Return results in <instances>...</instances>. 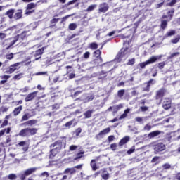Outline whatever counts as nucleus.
<instances>
[{"label":"nucleus","mask_w":180,"mask_h":180,"mask_svg":"<svg viewBox=\"0 0 180 180\" xmlns=\"http://www.w3.org/2000/svg\"><path fill=\"white\" fill-rule=\"evenodd\" d=\"M16 178H18V176H16V174H10L8 176V179L10 180H15V179H16Z\"/></svg>","instance_id":"3c124183"},{"label":"nucleus","mask_w":180,"mask_h":180,"mask_svg":"<svg viewBox=\"0 0 180 180\" xmlns=\"http://www.w3.org/2000/svg\"><path fill=\"white\" fill-rule=\"evenodd\" d=\"M23 18V10L18 9L13 15L14 20H19Z\"/></svg>","instance_id":"2eb2a0df"},{"label":"nucleus","mask_w":180,"mask_h":180,"mask_svg":"<svg viewBox=\"0 0 180 180\" xmlns=\"http://www.w3.org/2000/svg\"><path fill=\"white\" fill-rule=\"evenodd\" d=\"M50 148L53 149L50 150L49 160H53L57 153L63 149V141L58 140L55 141L51 144Z\"/></svg>","instance_id":"f03ea898"},{"label":"nucleus","mask_w":180,"mask_h":180,"mask_svg":"<svg viewBox=\"0 0 180 180\" xmlns=\"http://www.w3.org/2000/svg\"><path fill=\"white\" fill-rule=\"evenodd\" d=\"M6 58L7 60H12V59H13V53H11L9 54L6 55Z\"/></svg>","instance_id":"bf43d9fd"},{"label":"nucleus","mask_w":180,"mask_h":180,"mask_svg":"<svg viewBox=\"0 0 180 180\" xmlns=\"http://www.w3.org/2000/svg\"><path fill=\"white\" fill-rule=\"evenodd\" d=\"M101 54L102 51H101V49H97L93 53V56L98 60H100V63H103V59H102V56H101Z\"/></svg>","instance_id":"f3484780"},{"label":"nucleus","mask_w":180,"mask_h":180,"mask_svg":"<svg viewBox=\"0 0 180 180\" xmlns=\"http://www.w3.org/2000/svg\"><path fill=\"white\" fill-rule=\"evenodd\" d=\"M5 15H6L9 19H13V16L15 15V9H9L6 12Z\"/></svg>","instance_id":"4be33fe9"},{"label":"nucleus","mask_w":180,"mask_h":180,"mask_svg":"<svg viewBox=\"0 0 180 180\" xmlns=\"http://www.w3.org/2000/svg\"><path fill=\"white\" fill-rule=\"evenodd\" d=\"M172 106V101L171 98H166V101H163L162 108L165 110H169Z\"/></svg>","instance_id":"9b49d317"},{"label":"nucleus","mask_w":180,"mask_h":180,"mask_svg":"<svg viewBox=\"0 0 180 180\" xmlns=\"http://www.w3.org/2000/svg\"><path fill=\"white\" fill-rule=\"evenodd\" d=\"M158 160H160V157L158 156H155L153 158V159L151 160V162L154 163V162H157L158 161Z\"/></svg>","instance_id":"69168bd1"},{"label":"nucleus","mask_w":180,"mask_h":180,"mask_svg":"<svg viewBox=\"0 0 180 180\" xmlns=\"http://www.w3.org/2000/svg\"><path fill=\"white\" fill-rule=\"evenodd\" d=\"M17 147H22V151H24V153H26L29 150V144H27L26 141H20L17 144Z\"/></svg>","instance_id":"4468645a"},{"label":"nucleus","mask_w":180,"mask_h":180,"mask_svg":"<svg viewBox=\"0 0 180 180\" xmlns=\"http://www.w3.org/2000/svg\"><path fill=\"white\" fill-rule=\"evenodd\" d=\"M102 178H103V179H104V180H108V179H109V173L103 174L102 175Z\"/></svg>","instance_id":"338daca9"},{"label":"nucleus","mask_w":180,"mask_h":180,"mask_svg":"<svg viewBox=\"0 0 180 180\" xmlns=\"http://www.w3.org/2000/svg\"><path fill=\"white\" fill-rule=\"evenodd\" d=\"M8 120H5L3 122V123L1 124V128L2 129V128H4V127H5V126H8Z\"/></svg>","instance_id":"774afa93"},{"label":"nucleus","mask_w":180,"mask_h":180,"mask_svg":"<svg viewBox=\"0 0 180 180\" xmlns=\"http://www.w3.org/2000/svg\"><path fill=\"white\" fill-rule=\"evenodd\" d=\"M8 110H9L8 107L2 106L0 108V112H2V113H5V112H7Z\"/></svg>","instance_id":"4d7b16f0"},{"label":"nucleus","mask_w":180,"mask_h":180,"mask_svg":"<svg viewBox=\"0 0 180 180\" xmlns=\"http://www.w3.org/2000/svg\"><path fill=\"white\" fill-rule=\"evenodd\" d=\"M165 92H167V90L164 88H161L156 92L155 99H162L164 98V96L165 95Z\"/></svg>","instance_id":"ddd939ff"},{"label":"nucleus","mask_w":180,"mask_h":180,"mask_svg":"<svg viewBox=\"0 0 180 180\" xmlns=\"http://www.w3.org/2000/svg\"><path fill=\"white\" fill-rule=\"evenodd\" d=\"M147 65H148V63L147 61L145 62H142L138 64V67L139 68H141V70H144V68H146V67H147Z\"/></svg>","instance_id":"c9c22d12"},{"label":"nucleus","mask_w":180,"mask_h":180,"mask_svg":"<svg viewBox=\"0 0 180 180\" xmlns=\"http://www.w3.org/2000/svg\"><path fill=\"white\" fill-rule=\"evenodd\" d=\"M44 49H45L44 47H42L41 49H37L35 51L34 57H39V56H41L43 54V53H44Z\"/></svg>","instance_id":"cd10ccee"},{"label":"nucleus","mask_w":180,"mask_h":180,"mask_svg":"<svg viewBox=\"0 0 180 180\" xmlns=\"http://www.w3.org/2000/svg\"><path fill=\"white\" fill-rule=\"evenodd\" d=\"M37 128H25L21 129L18 134V136L21 137H30V136H34L37 134Z\"/></svg>","instance_id":"20e7f679"},{"label":"nucleus","mask_w":180,"mask_h":180,"mask_svg":"<svg viewBox=\"0 0 180 180\" xmlns=\"http://www.w3.org/2000/svg\"><path fill=\"white\" fill-rule=\"evenodd\" d=\"M163 169H171V165L169 163H165L162 165Z\"/></svg>","instance_id":"864d4df0"},{"label":"nucleus","mask_w":180,"mask_h":180,"mask_svg":"<svg viewBox=\"0 0 180 180\" xmlns=\"http://www.w3.org/2000/svg\"><path fill=\"white\" fill-rule=\"evenodd\" d=\"M175 33H176L175 30H172L165 34V37H171V36L175 35Z\"/></svg>","instance_id":"f704fd0d"},{"label":"nucleus","mask_w":180,"mask_h":180,"mask_svg":"<svg viewBox=\"0 0 180 180\" xmlns=\"http://www.w3.org/2000/svg\"><path fill=\"white\" fill-rule=\"evenodd\" d=\"M6 133V134H9L11 133V127H8L7 129H4L0 131V137H2Z\"/></svg>","instance_id":"7c9ffc66"},{"label":"nucleus","mask_w":180,"mask_h":180,"mask_svg":"<svg viewBox=\"0 0 180 180\" xmlns=\"http://www.w3.org/2000/svg\"><path fill=\"white\" fill-rule=\"evenodd\" d=\"M89 49H91V50H96V49H98V44H96V42H92L89 44Z\"/></svg>","instance_id":"ea45409f"},{"label":"nucleus","mask_w":180,"mask_h":180,"mask_svg":"<svg viewBox=\"0 0 180 180\" xmlns=\"http://www.w3.org/2000/svg\"><path fill=\"white\" fill-rule=\"evenodd\" d=\"M165 148H166L165 144L161 142L154 146V150L155 153H161V151H164Z\"/></svg>","instance_id":"9d476101"},{"label":"nucleus","mask_w":180,"mask_h":180,"mask_svg":"<svg viewBox=\"0 0 180 180\" xmlns=\"http://www.w3.org/2000/svg\"><path fill=\"white\" fill-rule=\"evenodd\" d=\"M90 166L92 168V171H96V169H98V166L96 165V160H91L90 162Z\"/></svg>","instance_id":"bb28decb"},{"label":"nucleus","mask_w":180,"mask_h":180,"mask_svg":"<svg viewBox=\"0 0 180 180\" xmlns=\"http://www.w3.org/2000/svg\"><path fill=\"white\" fill-rule=\"evenodd\" d=\"M77 148H78V146H77V145H71L70 147H69V150L70 151H75V150H77Z\"/></svg>","instance_id":"13d9d810"},{"label":"nucleus","mask_w":180,"mask_h":180,"mask_svg":"<svg viewBox=\"0 0 180 180\" xmlns=\"http://www.w3.org/2000/svg\"><path fill=\"white\" fill-rule=\"evenodd\" d=\"M71 16H74V15L73 14H70V15H66V16H65V17H63L62 18H61V23H64V22H65L66 20H67V19H68V18H71Z\"/></svg>","instance_id":"de8ad7c7"},{"label":"nucleus","mask_w":180,"mask_h":180,"mask_svg":"<svg viewBox=\"0 0 180 180\" xmlns=\"http://www.w3.org/2000/svg\"><path fill=\"white\" fill-rule=\"evenodd\" d=\"M161 134L160 131H153L152 132H150L148 135V139H154V137H157Z\"/></svg>","instance_id":"412c9836"},{"label":"nucleus","mask_w":180,"mask_h":180,"mask_svg":"<svg viewBox=\"0 0 180 180\" xmlns=\"http://www.w3.org/2000/svg\"><path fill=\"white\" fill-rule=\"evenodd\" d=\"M129 47L122 48L120 49V51L118 52L117 55L116 56L115 60L120 63L122 61V58L123 57L127 56L129 54Z\"/></svg>","instance_id":"39448f33"},{"label":"nucleus","mask_w":180,"mask_h":180,"mask_svg":"<svg viewBox=\"0 0 180 180\" xmlns=\"http://www.w3.org/2000/svg\"><path fill=\"white\" fill-rule=\"evenodd\" d=\"M136 64V58H131L128 60L127 65H134Z\"/></svg>","instance_id":"79ce46f5"},{"label":"nucleus","mask_w":180,"mask_h":180,"mask_svg":"<svg viewBox=\"0 0 180 180\" xmlns=\"http://www.w3.org/2000/svg\"><path fill=\"white\" fill-rule=\"evenodd\" d=\"M94 110H88L84 113V119H91L92 117Z\"/></svg>","instance_id":"393cba45"},{"label":"nucleus","mask_w":180,"mask_h":180,"mask_svg":"<svg viewBox=\"0 0 180 180\" xmlns=\"http://www.w3.org/2000/svg\"><path fill=\"white\" fill-rule=\"evenodd\" d=\"M151 129H153V127L150 124H147L145 125L143 130H145L146 131H150V130H151Z\"/></svg>","instance_id":"8fccbe9b"},{"label":"nucleus","mask_w":180,"mask_h":180,"mask_svg":"<svg viewBox=\"0 0 180 180\" xmlns=\"http://www.w3.org/2000/svg\"><path fill=\"white\" fill-rule=\"evenodd\" d=\"M77 25L75 22H72L69 24L68 29L69 30H75L77 29Z\"/></svg>","instance_id":"4c0bfd02"},{"label":"nucleus","mask_w":180,"mask_h":180,"mask_svg":"<svg viewBox=\"0 0 180 180\" xmlns=\"http://www.w3.org/2000/svg\"><path fill=\"white\" fill-rule=\"evenodd\" d=\"M60 20V18H53L51 21L50 23L52 25L53 27L56 26L57 25V22Z\"/></svg>","instance_id":"37998d69"},{"label":"nucleus","mask_w":180,"mask_h":180,"mask_svg":"<svg viewBox=\"0 0 180 180\" xmlns=\"http://www.w3.org/2000/svg\"><path fill=\"white\" fill-rule=\"evenodd\" d=\"M176 2H178V0H167L166 6H169L170 8H172V6H175Z\"/></svg>","instance_id":"c756f323"},{"label":"nucleus","mask_w":180,"mask_h":180,"mask_svg":"<svg viewBox=\"0 0 180 180\" xmlns=\"http://www.w3.org/2000/svg\"><path fill=\"white\" fill-rule=\"evenodd\" d=\"M60 109V104L56 103L52 105V110L55 112V110H58Z\"/></svg>","instance_id":"603ef678"},{"label":"nucleus","mask_w":180,"mask_h":180,"mask_svg":"<svg viewBox=\"0 0 180 180\" xmlns=\"http://www.w3.org/2000/svg\"><path fill=\"white\" fill-rule=\"evenodd\" d=\"M140 110L141 112H147V110H148V107H147V106H141L140 107Z\"/></svg>","instance_id":"0e129e2a"},{"label":"nucleus","mask_w":180,"mask_h":180,"mask_svg":"<svg viewBox=\"0 0 180 180\" xmlns=\"http://www.w3.org/2000/svg\"><path fill=\"white\" fill-rule=\"evenodd\" d=\"M162 56H152L148 60H146V63H148V65L149 64H153L154 63H156L157 60H159V58H161Z\"/></svg>","instance_id":"6ab92c4d"},{"label":"nucleus","mask_w":180,"mask_h":180,"mask_svg":"<svg viewBox=\"0 0 180 180\" xmlns=\"http://www.w3.org/2000/svg\"><path fill=\"white\" fill-rule=\"evenodd\" d=\"M155 84H157V81L154 79H150L149 81L143 84V85H146V86L143 88V91H144V92H150L151 85H155Z\"/></svg>","instance_id":"423d86ee"},{"label":"nucleus","mask_w":180,"mask_h":180,"mask_svg":"<svg viewBox=\"0 0 180 180\" xmlns=\"http://www.w3.org/2000/svg\"><path fill=\"white\" fill-rule=\"evenodd\" d=\"M175 13V8H172L170 11L167 12V15H163L160 19V29L162 30H165L167 27L168 26V22L169 20H172V18H174V13Z\"/></svg>","instance_id":"f257e3e1"},{"label":"nucleus","mask_w":180,"mask_h":180,"mask_svg":"<svg viewBox=\"0 0 180 180\" xmlns=\"http://www.w3.org/2000/svg\"><path fill=\"white\" fill-rule=\"evenodd\" d=\"M37 6L36 4L34 3H30L26 6V10L25 15H31V13H33L34 12V10L30 11L31 9H34V8Z\"/></svg>","instance_id":"6e6552de"},{"label":"nucleus","mask_w":180,"mask_h":180,"mask_svg":"<svg viewBox=\"0 0 180 180\" xmlns=\"http://www.w3.org/2000/svg\"><path fill=\"white\" fill-rule=\"evenodd\" d=\"M91 56V53L89 51H86L83 54V58H85V60H88Z\"/></svg>","instance_id":"6e6d98bb"},{"label":"nucleus","mask_w":180,"mask_h":180,"mask_svg":"<svg viewBox=\"0 0 180 180\" xmlns=\"http://www.w3.org/2000/svg\"><path fill=\"white\" fill-rule=\"evenodd\" d=\"M117 148V144L116 143H112L110 145V148L112 149V151H116Z\"/></svg>","instance_id":"e2e57ef3"},{"label":"nucleus","mask_w":180,"mask_h":180,"mask_svg":"<svg viewBox=\"0 0 180 180\" xmlns=\"http://www.w3.org/2000/svg\"><path fill=\"white\" fill-rule=\"evenodd\" d=\"M129 141H130V136H124L120 141L118 146L120 147H122V146H124V144H127Z\"/></svg>","instance_id":"a211bd4d"},{"label":"nucleus","mask_w":180,"mask_h":180,"mask_svg":"<svg viewBox=\"0 0 180 180\" xmlns=\"http://www.w3.org/2000/svg\"><path fill=\"white\" fill-rule=\"evenodd\" d=\"M30 117V114H29V112H27L22 115L21 118V122H25V120H29Z\"/></svg>","instance_id":"e433bc0d"},{"label":"nucleus","mask_w":180,"mask_h":180,"mask_svg":"<svg viewBox=\"0 0 180 180\" xmlns=\"http://www.w3.org/2000/svg\"><path fill=\"white\" fill-rule=\"evenodd\" d=\"M26 176H27L26 173H25V172H24L22 174H20V179L25 180V179H26Z\"/></svg>","instance_id":"680f3d73"},{"label":"nucleus","mask_w":180,"mask_h":180,"mask_svg":"<svg viewBox=\"0 0 180 180\" xmlns=\"http://www.w3.org/2000/svg\"><path fill=\"white\" fill-rule=\"evenodd\" d=\"M97 6H98V5H96V4H91V5L89 6L86 10H84V12H87L88 13H89L91 12H94V11H95V9H96Z\"/></svg>","instance_id":"b1692460"},{"label":"nucleus","mask_w":180,"mask_h":180,"mask_svg":"<svg viewBox=\"0 0 180 180\" xmlns=\"http://www.w3.org/2000/svg\"><path fill=\"white\" fill-rule=\"evenodd\" d=\"M37 123V120H31L27 121L25 124L27 126H33V124H36Z\"/></svg>","instance_id":"72a5a7b5"},{"label":"nucleus","mask_w":180,"mask_h":180,"mask_svg":"<svg viewBox=\"0 0 180 180\" xmlns=\"http://www.w3.org/2000/svg\"><path fill=\"white\" fill-rule=\"evenodd\" d=\"M108 133H110V128L108 127L102 130L99 132V136H105V134H108Z\"/></svg>","instance_id":"473e14b6"},{"label":"nucleus","mask_w":180,"mask_h":180,"mask_svg":"<svg viewBox=\"0 0 180 180\" xmlns=\"http://www.w3.org/2000/svg\"><path fill=\"white\" fill-rule=\"evenodd\" d=\"M179 55H180L179 52H175V53H172L169 56V60H172V58H174V57H178V56H179Z\"/></svg>","instance_id":"49530a36"},{"label":"nucleus","mask_w":180,"mask_h":180,"mask_svg":"<svg viewBox=\"0 0 180 180\" xmlns=\"http://www.w3.org/2000/svg\"><path fill=\"white\" fill-rule=\"evenodd\" d=\"M37 94H39V91H34L32 93H30L27 95V96L25 98V102H31V101H33L36 96H37Z\"/></svg>","instance_id":"f8f14e48"},{"label":"nucleus","mask_w":180,"mask_h":180,"mask_svg":"<svg viewBox=\"0 0 180 180\" xmlns=\"http://www.w3.org/2000/svg\"><path fill=\"white\" fill-rule=\"evenodd\" d=\"M82 131V129H81V127L77 128V129L75 130V134H76V136H79V134H81Z\"/></svg>","instance_id":"052dcab7"},{"label":"nucleus","mask_w":180,"mask_h":180,"mask_svg":"<svg viewBox=\"0 0 180 180\" xmlns=\"http://www.w3.org/2000/svg\"><path fill=\"white\" fill-rule=\"evenodd\" d=\"M122 108H123V105H122V104H119L117 105L112 106V112L117 113V112H119V110H120V109H122Z\"/></svg>","instance_id":"c85d7f7f"},{"label":"nucleus","mask_w":180,"mask_h":180,"mask_svg":"<svg viewBox=\"0 0 180 180\" xmlns=\"http://www.w3.org/2000/svg\"><path fill=\"white\" fill-rule=\"evenodd\" d=\"M36 171H37V167H31L24 171V172L25 173V175H27V176H29V175H32V174H34Z\"/></svg>","instance_id":"aec40b11"},{"label":"nucleus","mask_w":180,"mask_h":180,"mask_svg":"<svg viewBox=\"0 0 180 180\" xmlns=\"http://www.w3.org/2000/svg\"><path fill=\"white\" fill-rule=\"evenodd\" d=\"M27 36L29 34H27V31H24L21 34H18L14 37V39L11 41L9 43V45L6 48V50H9L12 47V46H14L17 41H23L27 39Z\"/></svg>","instance_id":"7ed1b4c3"},{"label":"nucleus","mask_w":180,"mask_h":180,"mask_svg":"<svg viewBox=\"0 0 180 180\" xmlns=\"http://www.w3.org/2000/svg\"><path fill=\"white\" fill-rule=\"evenodd\" d=\"M80 94H82V91H77L76 92L74 93V94H72V98H75L77 96H79L80 95Z\"/></svg>","instance_id":"09e8293b"},{"label":"nucleus","mask_w":180,"mask_h":180,"mask_svg":"<svg viewBox=\"0 0 180 180\" xmlns=\"http://www.w3.org/2000/svg\"><path fill=\"white\" fill-rule=\"evenodd\" d=\"M84 154H85V151H84V149L82 148L79 153L75 154L73 158L74 161H79V160L84 157Z\"/></svg>","instance_id":"dca6fc26"},{"label":"nucleus","mask_w":180,"mask_h":180,"mask_svg":"<svg viewBox=\"0 0 180 180\" xmlns=\"http://www.w3.org/2000/svg\"><path fill=\"white\" fill-rule=\"evenodd\" d=\"M94 99H95V95H94V94H89L86 98V102H91V101H94Z\"/></svg>","instance_id":"a19ab883"},{"label":"nucleus","mask_w":180,"mask_h":180,"mask_svg":"<svg viewBox=\"0 0 180 180\" xmlns=\"http://www.w3.org/2000/svg\"><path fill=\"white\" fill-rule=\"evenodd\" d=\"M23 78V73H18L13 77V81H19V79H22Z\"/></svg>","instance_id":"2f4dec72"},{"label":"nucleus","mask_w":180,"mask_h":180,"mask_svg":"<svg viewBox=\"0 0 180 180\" xmlns=\"http://www.w3.org/2000/svg\"><path fill=\"white\" fill-rule=\"evenodd\" d=\"M166 65L167 63H165V61H163L158 64V68H159V70H162Z\"/></svg>","instance_id":"c03bdc74"},{"label":"nucleus","mask_w":180,"mask_h":180,"mask_svg":"<svg viewBox=\"0 0 180 180\" xmlns=\"http://www.w3.org/2000/svg\"><path fill=\"white\" fill-rule=\"evenodd\" d=\"M20 64H22V63L18 62L10 65L8 70L6 71V73L13 74V72H15V71H16V70H19V65H20Z\"/></svg>","instance_id":"0eeeda50"},{"label":"nucleus","mask_w":180,"mask_h":180,"mask_svg":"<svg viewBox=\"0 0 180 180\" xmlns=\"http://www.w3.org/2000/svg\"><path fill=\"white\" fill-rule=\"evenodd\" d=\"M22 109H23V106L19 105L18 107L14 108L13 111V116H18L21 112Z\"/></svg>","instance_id":"5701e85b"},{"label":"nucleus","mask_w":180,"mask_h":180,"mask_svg":"<svg viewBox=\"0 0 180 180\" xmlns=\"http://www.w3.org/2000/svg\"><path fill=\"white\" fill-rule=\"evenodd\" d=\"M180 41V35H177L176 38L172 39L170 41L172 44H176V43H179Z\"/></svg>","instance_id":"58836bf2"},{"label":"nucleus","mask_w":180,"mask_h":180,"mask_svg":"<svg viewBox=\"0 0 180 180\" xmlns=\"http://www.w3.org/2000/svg\"><path fill=\"white\" fill-rule=\"evenodd\" d=\"M109 11V5L107 3H103L99 5L98 13H106Z\"/></svg>","instance_id":"1a4fd4ad"},{"label":"nucleus","mask_w":180,"mask_h":180,"mask_svg":"<svg viewBox=\"0 0 180 180\" xmlns=\"http://www.w3.org/2000/svg\"><path fill=\"white\" fill-rule=\"evenodd\" d=\"M77 170L75 169L74 167L72 168H67L64 172L63 174H70V175H74L76 174Z\"/></svg>","instance_id":"a878e982"},{"label":"nucleus","mask_w":180,"mask_h":180,"mask_svg":"<svg viewBox=\"0 0 180 180\" xmlns=\"http://www.w3.org/2000/svg\"><path fill=\"white\" fill-rule=\"evenodd\" d=\"M124 89H121L117 91V96L119 98H122V96L124 95Z\"/></svg>","instance_id":"a18cd8bd"},{"label":"nucleus","mask_w":180,"mask_h":180,"mask_svg":"<svg viewBox=\"0 0 180 180\" xmlns=\"http://www.w3.org/2000/svg\"><path fill=\"white\" fill-rule=\"evenodd\" d=\"M74 120H75L73 119L71 121L66 122L65 124V127H68V128L71 127V126H72V123H74Z\"/></svg>","instance_id":"5fc2aeb1"}]
</instances>
